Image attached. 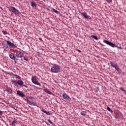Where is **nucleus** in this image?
I'll return each mask as SVG.
<instances>
[{"mask_svg":"<svg viewBox=\"0 0 126 126\" xmlns=\"http://www.w3.org/2000/svg\"><path fill=\"white\" fill-rule=\"evenodd\" d=\"M2 33L4 35H6L7 34V32L6 31H3Z\"/></svg>","mask_w":126,"mask_h":126,"instance_id":"obj_20","label":"nucleus"},{"mask_svg":"<svg viewBox=\"0 0 126 126\" xmlns=\"http://www.w3.org/2000/svg\"><path fill=\"white\" fill-rule=\"evenodd\" d=\"M30 105L31 106H35V103L33 102H31Z\"/></svg>","mask_w":126,"mask_h":126,"instance_id":"obj_23","label":"nucleus"},{"mask_svg":"<svg viewBox=\"0 0 126 126\" xmlns=\"http://www.w3.org/2000/svg\"><path fill=\"white\" fill-rule=\"evenodd\" d=\"M24 56V53L21 51H17L16 53V57L17 58H22Z\"/></svg>","mask_w":126,"mask_h":126,"instance_id":"obj_6","label":"nucleus"},{"mask_svg":"<svg viewBox=\"0 0 126 126\" xmlns=\"http://www.w3.org/2000/svg\"><path fill=\"white\" fill-rule=\"evenodd\" d=\"M107 110H108V111H109V112H112V110L109 107H107Z\"/></svg>","mask_w":126,"mask_h":126,"instance_id":"obj_24","label":"nucleus"},{"mask_svg":"<svg viewBox=\"0 0 126 126\" xmlns=\"http://www.w3.org/2000/svg\"><path fill=\"white\" fill-rule=\"evenodd\" d=\"M28 103L30 105L31 104V101H30V100H28Z\"/></svg>","mask_w":126,"mask_h":126,"instance_id":"obj_29","label":"nucleus"},{"mask_svg":"<svg viewBox=\"0 0 126 126\" xmlns=\"http://www.w3.org/2000/svg\"><path fill=\"white\" fill-rule=\"evenodd\" d=\"M48 122H49L50 124H53V122H52V120L48 119Z\"/></svg>","mask_w":126,"mask_h":126,"instance_id":"obj_25","label":"nucleus"},{"mask_svg":"<svg viewBox=\"0 0 126 126\" xmlns=\"http://www.w3.org/2000/svg\"><path fill=\"white\" fill-rule=\"evenodd\" d=\"M107 2H112V0H106Z\"/></svg>","mask_w":126,"mask_h":126,"instance_id":"obj_28","label":"nucleus"},{"mask_svg":"<svg viewBox=\"0 0 126 126\" xmlns=\"http://www.w3.org/2000/svg\"><path fill=\"white\" fill-rule=\"evenodd\" d=\"M17 82L18 85H19L20 86H22V85H23V84H24V82H23V81L21 80V79L18 80Z\"/></svg>","mask_w":126,"mask_h":126,"instance_id":"obj_12","label":"nucleus"},{"mask_svg":"<svg viewBox=\"0 0 126 126\" xmlns=\"http://www.w3.org/2000/svg\"><path fill=\"white\" fill-rule=\"evenodd\" d=\"M53 11H54V12H55V13H58V12H59L57 10H56L55 9H53Z\"/></svg>","mask_w":126,"mask_h":126,"instance_id":"obj_21","label":"nucleus"},{"mask_svg":"<svg viewBox=\"0 0 126 126\" xmlns=\"http://www.w3.org/2000/svg\"><path fill=\"white\" fill-rule=\"evenodd\" d=\"M7 92L8 93V94H12V90L10 88H7Z\"/></svg>","mask_w":126,"mask_h":126,"instance_id":"obj_14","label":"nucleus"},{"mask_svg":"<svg viewBox=\"0 0 126 126\" xmlns=\"http://www.w3.org/2000/svg\"><path fill=\"white\" fill-rule=\"evenodd\" d=\"M7 45H8V47L10 48H16V46L15 45H14V44H13V43H11L10 42V41H7Z\"/></svg>","mask_w":126,"mask_h":126,"instance_id":"obj_7","label":"nucleus"},{"mask_svg":"<svg viewBox=\"0 0 126 126\" xmlns=\"http://www.w3.org/2000/svg\"><path fill=\"white\" fill-rule=\"evenodd\" d=\"M62 97L63 99L67 100V101H70V100H71V98H70L69 96L67 95L66 94H63L62 95Z\"/></svg>","mask_w":126,"mask_h":126,"instance_id":"obj_8","label":"nucleus"},{"mask_svg":"<svg viewBox=\"0 0 126 126\" xmlns=\"http://www.w3.org/2000/svg\"><path fill=\"white\" fill-rule=\"evenodd\" d=\"M46 114L48 116H51V115H52V113H50L49 112H47Z\"/></svg>","mask_w":126,"mask_h":126,"instance_id":"obj_22","label":"nucleus"},{"mask_svg":"<svg viewBox=\"0 0 126 126\" xmlns=\"http://www.w3.org/2000/svg\"><path fill=\"white\" fill-rule=\"evenodd\" d=\"M42 112H43V113H45V114L47 113V111H45V110H43Z\"/></svg>","mask_w":126,"mask_h":126,"instance_id":"obj_30","label":"nucleus"},{"mask_svg":"<svg viewBox=\"0 0 126 126\" xmlns=\"http://www.w3.org/2000/svg\"><path fill=\"white\" fill-rule=\"evenodd\" d=\"M9 10L13 12V13H14L15 15H18V14H19V10L16 9L14 7H11Z\"/></svg>","mask_w":126,"mask_h":126,"instance_id":"obj_4","label":"nucleus"},{"mask_svg":"<svg viewBox=\"0 0 126 126\" xmlns=\"http://www.w3.org/2000/svg\"><path fill=\"white\" fill-rule=\"evenodd\" d=\"M17 94L20 97H25V94H23V93L20 91H17Z\"/></svg>","mask_w":126,"mask_h":126,"instance_id":"obj_9","label":"nucleus"},{"mask_svg":"<svg viewBox=\"0 0 126 126\" xmlns=\"http://www.w3.org/2000/svg\"><path fill=\"white\" fill-rule=\"evenodd\" d=\"M15 123H16V122L13 121V122H12V125H13V126H15Z\"/></svg>","mask_w":126,"mask_h":126,"instance_id":"obj_27","label":"nucleus"},{"mask_svg":"<svg viewBox=\"0 0 126 126\" xmlns=\"http://www.w3.org/2000/svg\"><path fill=\"white\" fill-rule=\"evenodd\" d=\"M86 114V113H85V112L82 111V112H81V114L82 115V116H85V114Z\"/></svg>","mask_w":126,"mask_h":126,"instance_id":"obj_19","label":"nucleus"},{"mask_svg":"<svg viewBox=\"0 0 126 126\" xmlns=\"http://www.w3.org/2000/svg\"><path fill=\"white\" fill-rule=\"evenodd\" d=\"M43 91H44V92H46V93H47V94H50V95H52V92L49 91L48 89H43Z\"/></svg>","mask_w":126,"mask_h":126,"instance_id":"obj_13","label":"nucleus"},{"mask_svg":"<svg viewBox=\"0 0 126 126\" xmlns=\"http://www.w3.org/2000/svg\"><path fill=\"white\" fill-rule=\"evenodd\" d=\"M81 14L82 15H83L85 19H88V18H89V16H88L87 13L86 12L82 13Z\"/></svg>","mask_w":126,"mask_h":126,"instance_id":"obj_10","label":"nucleus"},{"mask_svg":"<svg viewBox=\"0 0 126 126\" xmlns=\"http://www.w3.org/2000/svg\"><path fill=\"white\" fill-rule=\"evenodd\" d=\"M32 82L35 85L41 86V84H40V83L38 82V78L36 76L32 77Z\"/></svg>","mask_w":126,"mask_h":126,"instance_id":"obj_3","label":"nucleus"},{"mask_svg":"<svg viewBox=\"0 0 126 126\" xmlns=\"http://www.w3.org/2000/svg\"><path fill=\"white\" fill-rule=\"evenodd\" d=\"M24 60H25V61H26L27 62L28 61V58L26 57H24Z\"/></svg>","mask_w":126,"mask_h":126,"instance_id":"obj_26","label":"nucleus"},{"mask_svg":"<svg viewBox=\"0 0 126 126\" xmlns=\"http://www.w3.org/2000/svg\"><path fill=\"white\" fill-rule=\"evenodd\" d=\"M12 83H13V84H14L15 86H17V84H18V82L17 81L12 80Z\"/></svg>","mask_w":126,"mask_h":126,"instance_id":"obj_17","label":"nucleus"},{"mask_svg":"<svg viewBox=\"0 0 126 126\" xmlns=\"http://www.w3.org/2000/svg\"><path fill=\"white\" fill-rule=\"evenodd\" d=\"M14 76L15 78H17V79H19V80H20L21 79V77L16 74H14Z\"/></svg>","mask_w":126,"mask_h":126,"instance_id":"obj_16","label":"nucleus"},{"mask_svg":"<svg viewBox=\"0 0 126 126\" xmlns=\"http://www.w3.org/2000/svg\"><path fill=\"white\" fill-rule=\"evenodd\" d=\"M79 52H81L80 50H78Z\"/></svg>","mask_w":126,"mask_h":126,"instance_id":"obj_31","label":"nucleus"},{"mask_svg":"<svg viewBox=\"0 0 126 126\" xmlns=\"http://www.w3.org/2000/svg\"><path fill=\"white\" fill-rule=\"evenodd\" d=\"M110 64L111 66L115 68L116 70H120V68L119 67V65L117 64L116 63H115L114 62H110Z\"/></svg>","mask_w":126,"mask_h":126,"instance_id":"obj_5","label":"nucleus"},{"mask_svg":"<svg viewBox=\"0 0 126 126\" xmlns=\"http://www.w3.org/2000/svg\"><path fill=\"white\" fill-rule=\"evenodd\" d=\"M61 68L59 65H55L51 67V71L54 72V73H58L60 72Z\"/></svg>","mask_w":126,"mask_h":126,"instance_id":"obj_1","label":"nucleus"},{"mask_svg":"<svg viewBox=\"0 0 126 126\" xmlns=\"http://www.w3.org/2000/svg\"><path fill=\"white\" fill-rule=\"evenodd\" d=\"M9 55L10 59H11L12 60H15L16 58H15V55L14 54L11 53Z\"/></svg>","mask_w":126,"mask_h":126,"instance_id":"obj_11","label":"nucleus"},{"mask_svg":"<svg viewBox=\"0 0 126 126\" xmlns=\"http://www.w3.org/2000/svg\"><path fill=\"white\" fill-rule=\"evenodd\" d=\"M31 5L32 7H36V6H37V4H36V2L34 1L31 2Z\"/></svg>","mask_w":126,"mask_h":126,"instance_id":"obj_15","label":"nucleus"},{"mask_svg":"<svg viewBox=\"0 0 126 126\" xmlns=\"http://www.w3.org/2000/svg\"><path fill=\"white\" fill-rule=\"evenodd\" d=\"M91 37L93 39H94V40H96L97 41H98V38L97 37V36H94V35H91Z\"/></svg>","mask_w":126,"mask_h":126,"instance_id":"obj_18","label":"nucleus"},{"mask_svg":"<svg viewBox=\"0 0 126 126\" xmlns=\"http://www.w3.org/2000/svg\"><path fill=\"white\" fill-rule=\"evenodd\" d=\"M103 42L106 44L107 45H108V46H110V47H112V48H115L116 47V48H118V49H122V47H118L116 46V45L108 40H103Z\"/></svg>","mask_w":126,"mask_h":126,"instance_id":"obj_2","label":"nucleus"}]
</instances>
